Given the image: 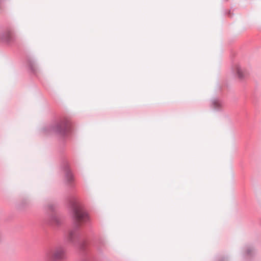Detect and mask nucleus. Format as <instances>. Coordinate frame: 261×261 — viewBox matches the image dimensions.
I'll list each match as a JSON object with an SVG mask.
<instances>
[{
  "label": "nucleus",
  "instance_id": "423d86ee",
  "mask_svg": "<svg viewBox=\"0 0 261 261\" xmlns=\"http://www.w3.org/2000/svg\"><path fill=\"white\" fill-rule=\"evenodd\" d=\"M212 106L215 110H219L222 106V102L217 98H215L212 100Z\"/></svg>",
  "mask_w": 261,
  "mask_h": 261
},
{
  "label": "nucleus",
  "instance_id": "1a4fd4ad",
  "mask_svg": "<svg viewBox=\"0 0 261 261\" xmlns=\"http://www.w3.org/2000/svg\"><path fill=\"white\" fill-rule=\"evenodd\" d=\"M252 250L251 249L249 248V249H248L247 250H246V254L247 255H250L251 254V252Z\"/></svg>",
  "mask_w": 261,
  "mask_h": 261
},
{
  "label": "nucleus",
  "instance_id": "20e7f679",
  "mask_svg": "<svg viewBox=\"0 0 261 261\" xmlns=\"http://www.w3.org/2000/svg\"><path fill=\"white\" fill-rule=\"evenodd\" d=\"M65 127L64 121L57 122L54 127V130L57 134H61L64 132Z\"/></svg>",
  "mask_w": 261,
  "mask_h": 261
},
{
  "label": "nucleus",
  "instance_id": "39448f33",
  "mask_svg": "<svg viewBox=\"0 0 261 261\" xmlns=\"http://www.w3.org/2000/svg\"><path fill=\"white\" fill-rule=\"evenodd\" d=\"M4 39L8 43L14 40V35L13 33L10 31H7L4 36Z\"/></svg>",
  "mask_w": 261,
  "mask_h": 261
},
{
  "label": "nucleus",
  "instance_id": "f03ea898",
  "mask_svg": "<svg viewBox=\"0 0 261 261\" xmlns=\"http://www.w3.org/2000/svg\"><path fill=\"white\" fill-rule=\"evenodd\" d=\"M64 253V247H59L56 248L52 256V259L54 261L60 260L63 258Z\"/></svg>",
  "mask_w": 261,
  "mask_h": 261
},
{
  "label": "nucleus",
  "instance_id": "9d476101",
  "mask_svg": "<svg viewBox=\"0 0 261 261\" xmlns=\"http://www.w3.org/2000/svg\"><path fill=\"white\" fill-rule=\"evenodd\" d=\"M54 221H56V222H57V223H58V222H57V221L56 220V218H55Z\"/></svg>",
  "mask_w": 261,
  "mask_h": 261
},
{
  "label": "nucleus",
  "instance_id": "7ed1b4c3",
  "mask_svg": "<svg viewBox=\"0 0 261 261\" xmlns=\"http://www.w3.org/2000/svg\"><path fill=\"white\" fill-rule=\"evenodd\" d=\"M66 185L68 184L71 187L74 186V178L72 173L69 168L66 165Z\"/></svg>",
  "mask_w": 261,
  "mask_h": 261
},
{
  "label": "nucleus",
  "instance_id": "9b49d317",
  "mask_svg": "<svg viewBox=\"0 0 261 261\" xmlns=\"http://www.w3.org/2000/svg\"><path fill=\"white\" fill-rule=\"evenodd\" d=\"M83 261H88V260L87 259H85V260H84Z\"/></svg>",
  "mask_w": 261,
  "mask_h": 261
},
{
  "label": "nucleus",
  "instance_id": "6e6552de",
  "mask_svg": "<svg viewBox=\"0 0 261 261\" xmlns=\"http://www.w3.org/2000/svg\"><path fill=\"white\" fill-rule=\"evenodd\" d=\"M66 138L67 137V134L68 132H69V127H70V123L68 121L67 119L66 118Z\"/></svg>",
  "mask_w": 261,
  "mask_h": 261
},
{
  "label": "nucleus",
  "instance_id": "0eeeda50",
  "mask_svg": "<svg viewBox=\"0 0 261 261\" xmlns=\"http://www.w3.org/2000/svg\"><path fill=\"white\" fill-rule=\"evenodd\" d=\"M236 70L237 72L238 75V77L240 79H242L244 77L242 70L241 69V67L239 65H237L236 66Z\"/></svg>",
  "mask_w": 261,
  "mask_h": 261
},
{
  "label": "nucleus",
  "instance_id": "f257e3e1",
  "mask_svg": "<svg viewBox=\"0 0 261 261\" xmlns=\"http://www.w3.org/2000/svg\"><path fill=\"white\" fill-rule=\"evenodd\" d=\"M68 201L69 206L72 210L74 227V229L70 233L69 239L72 242H75V245L80 251L85 253L87 243L80 236L76 231L83 223H86L89 221V217L83 205L75 197H72Z\"/></svg>",
  "mask_w": 261,
  "mask_h": 261
}]
</instances>
